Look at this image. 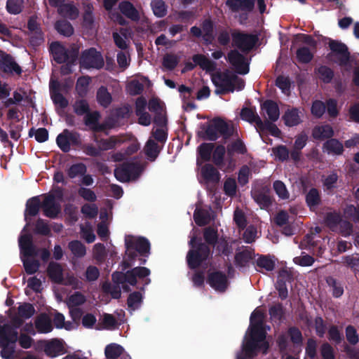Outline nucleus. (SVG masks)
<instances>
[{"instance_id":"nucleus-4","label":"nucleus","mask_w":359,"mask_h":359,"mask_svg":"<svg viewBox=\"0 0 359 359\" xmlns=\"http://www.w3.org/2000/svg\"><path fill=\"white\" fill-rule=\"evenodd\" d=\"M201 128L204 130L202 137L209 141H216L219 138V134L224 140H228L234 133L233 126L219 117L214 118L206 127L203 124Z\"/></svg>"},{"instance_id":"nucleus-60","label":"nucleus","mask_w":359,"mask_h":359,"mask_svg":"<svg viewBox=\"0 0 359 359\" xmlns=\"http://www.w3.org/2000/svg\"><path fill=\"white\" fill-rule=\"evenodd\" d=\"M275 156L281 162L286 161L290 158V151L285 145H278L272 149Z\"/></svg>"},{"instance_id":"nucleus-24","label":"nucleus","mask_w":359,"mask_h":359,"mask_svg":"<svg viewBox=\"0 0 359 359\" xmlns=\"http://www.w3.org/2000/svg\"><path fill=\"white\" fill-rule=\"evenodd\" d=\"M47 274L54 283L61 284L64 280L63 269L58 262L53 261L49 262L47 267Z\"/></svg>"},{"instance_id":"nucleus-15","label":"nucleus","mask_w":359,"mask_h":359,"mask_svg":"<svg viewBox=\"0 0 359 359\" xmlns=\"http://www.w3.org/2000/svg\"><path fill=\"white\" fill-rule=\"evenodd\" d=\"M41 203L43 215L50 219H55L61 212V205L56 201L55 196L51 193L43 195Z\"/></svg>"},{"instance_id":"nucleus-42","label":"nucleus","mask_w":359,"mask_h":359,"mask_svg":"<svg viewBox=\"0 0 359 359\" xmlns=\"http://www.w3.org/2000/svg\"><path fill=\"white\" fill-rule=\"evenodd\" d=\"M341 215L337 212H327L324 222L325 225L332 231H335L341 220Z\"/></svg>"},{"instance_id":"nucleus-23","label":"nucleus","mask_w":359,"mask_h":359,"mask_svg":"<svg viewBox=\"0 0 359 359\" xmlns=\"http://www.w3.org/2000/svg\"><path fill=\"white\" fill-rule=\"evenodd\" d=\"M226 6L232 12H252L255 7V0H226Z\"/></svg>"},{"instance_id":"nucleus-17","label":"nucleus","mask_w":359,"mask_h":359,"mask_svg":"<svg viewBox=\"0 0 359 359\" xmlns=\"http://www.w3.org/2000/svg\"><path fill=\"white\" fill-rule=\"evenodd\" d=\"M271 190L267 186L256 187L251 191V196L261 209L269 208L273 203L270 196Z\"/></svg>"},{"instance_id":"nucleus-51","label":"nucleus","mask_w":359,"mask_h":359,"mask_svg":"<svg viewBox=\"0 0 359 359\" xmlns=\"http://www.w3.org/2000/svg\"><path fill=\"white\" fill-rule=\"evenodd\" d=\"M24 4V0H7L6 9L11 15H18L22 11Z\"/></svg>"},{"instance_id":"nucleus-58","label":"nucleus","mask_w":359,"mask_h":359,"mask_svg":"<svg viewBox=\"0 0 359 359\" xmlns=\"http://www.w3.org/2000/svg\"><path fill=\"white\" fill-rule=\"evenodd\" d=\"M227 151L229 154H231V152H236L239 154H245L248 151L244 142L241 139H237L231 144H229Z\"/></svg>"},{"instance_id":"nucleus-20","label":"nucleus","mask_w":359,"mask_h":359,"mask_svg":"<svg viewBox=\"0 0 359 359\" xmlns=\"http://www.w3.org/2000/svg\"><path fill=\"white\" fill-rule=\"evenodd\" d=\"M0 70L6 74L15 73L17 75H20L22 72L14 58L6 53H4L0 59Z\"/></svg>"},{"instance_id":"nucleus-6","label":"nucleus","mask_w":359,"mask_h":359,"mask_svg":"<svg viewBox=\"0 0 359 359\" xmlns=\"http://www.w3.org/2000/svg\"><path fill=\"white\" fill-rule=\"evenodd\" d=\"M323 42L328 44L330 52L326 58L337 63L340 67H346L349 64L351 53L347 46L337 40L324 37Z\"/></svg>"},{"instance_id":"nucleus-13","label":"nucleus","mask_w":359,"mask_h":359,"mask_svg":"<svg viewBox=\"0 0 359 359\" xmlns=\"http://www.w3.org/2000/svg\"><path fill=\"white\" fill-rule=\"evenodd\" d=\"M227 61L233 66L236 73L245 75L250 71L249 62L238 50H231L227 54Z\"/></svg>"},{"instance_id":"nucleus-1","label":"nucleus","mask_w":359,"mask_h":359,"mask_svg":"<svg viewBox=\"0 0 359 359\" xmlns=\"http://www.w3.org/2000/svg\"><path fill=\"white\" fill-rule=\"evenodd\" d=\"M203 239L196 236L191 237L189 241L190 250L187 255V262L190 269H196L206 262L212 253L210 247H215L218 241L217 230L212 226H208L203 230Z\"/></svg>"},{"instance_id":"nucleus-3","label":"nucleus","mask_w":359,"mask_h":359,"mask_svg":"<svg viewBox=\"0 0 359 359\" xmlns=\"http://www.w3.org/2000/svg\"><path fill=\"white\" fill-rule=\"evenodd\" d=\"M56 143L60 150L67 153L71 149V146L81 148L84 154L92 157L100 156L101 149L92 144H82L81 135L79 133L65 129L56 137Z\"/></svg>"},{"instance_id":"nucleus-43","label":"nucleus","mask_w":359,"mask_h":359,"mask_svg":"<svg viewBox=\"0 0 359 359\" xmlns=\"http://www.w3.org/2000/svg\"><path fill=\"white\" fill-rule=\"evenodd\" d=\"M260 131H269L270 134L276 137L280 135V130L273 122L269 120L262 121L259 119V126L257 128Z\"/></svg>"},{"instance_id":"nucleus-38","label":"nucleus","mask_w":359,"mask_h":359,"mask_svg":"<svg viewBox=\"0 0 359 359\" xmlns=\"http://www.w3.org/2000/svg\"><path fill=\"white\" fill-rule=\"evenodd\" d=\"M57 13L60 15L70 20H75L79 15L78 8L71 3L62 5V6L57 9Z\"/></svg>"},{"instance_id":"nucleus-10","label":"nucleus","mask_w":359,"mask_h":359,"mask_svg":"<svg viewBox=\"0 0 359 359\" xmlns=\"http://www.w3.org/2000/svg\"><path fill=\"white\" fill-rule=\"evenodd\" d=\"M142 172V167L137 162L126 161L114 170V175L121 182H127L131 178L135 179Z\"/></svg>"},{"instance_id":"nucleus-46","label":"nucleus","mask_w":359,"mask_h":359,"mask_svg":"<svg viewBox=\"0 0 359 359\" xmlns=\"http://www.w3.org/2000/svg\"><path fill=\"white\" fill-rule=\"evenodd\" d=\"M97 101L103 107H107L109 106L112 101L111 94L108 92V90L104 86H101L97 91Z\"/></svg>"},{"instance_id":"nucleus-36","label":"nucleus","mask_w":359,"mask_h":359,"mask_svg":"<svg viewBox=\"0 0 359 359\" xmlns=\"http://www.w3.org/2000/svg\"><path fill=\"white\" fill-rule=\"evenodd\" d=\"M326 283L333 297L340 298L344 294V290L341 282L332 276H328L326 278Z\"/></svg>"},{"instance_id":"nucleus-47","label":"nucleus","mask_w":359,"mask_h":359,"mask_svg":"<svg viewBox=\"0 0 359 359\" xmlns=\"http://www.w3.org/2000/svg\"><path fill=\"white\" fill-rule=\"evenodd\" d=\"M68 248L74 256L77 258H81L86 255V246L80 241L74 240L70 241L68 243Z\"/></svg>"},{"instance_id":"nucleus-57","label":"nucleus","mask_w":359,"mask_h":359,"mask_svg":"<svg viewBox=\"0 0 359 359\" xmlns=\"http://www.w3.org/2000/svg\"><path fill=\"white\" fill-rule=\"evenodd\" d=\"M225 153V147L222 144L217 145L212 151V161L217 166H221L223 164Z\"/></svg>"},{"instance_id":"nucleus-9","label":"nucleus","mask_w":359,"mask_h":359,"mask_svg":"<svg viewBox=\"0 0 359 359\" xmlns=\"http://www.w3.org/2000/svg\"><path fill=\"white\" fill-rule=\"evenodd\" d=\"M232 45L243 53L250 52L257 44L259 38L255 34H248L238 30L231 33Z\"/></svg>"},{"instance_id":"nucleus-14","label":"nucleus","mask_w":359,"mask_h":359,"mask_svg":"<svg viewBox=\"0 0 359 359\" xmlns=\"http://www.w3.org/2000/svg\"><path fill=\"white\" fill-rule=\"evenodd\" d=\"M194 63L187 62L185 63L184 68L182 72L187 71L193 70L196 65H198L202 69L205 70L208 72H214L216 69V63L208 59L205 55L203 54H195L192 57Z\"/></svg>"},{"instance_id":"nucleus-31","label":"nucleus","mask_w":359,"mask_h":359,"mask_svg":"<svg viewBox=\"0 0 359 359\" xmlns=\"http://www.w3.org/2000/svg\"><path fill=\"white\" fill-rule=\"evenodd\" d=\"M44 352L47 355L54 358L64 353V346L60 340L55 339L46 344Z\"/></svg>"},{"instance_id":"nucleus-8","label":"nucleus","mask_w":359,"mask_h":359,"mask_svg":"<svg viewBox=\"0 0 359 359\" xmlns=\"http://www.w3.org/2000/svg\"><path fill=\"white\" fill-rule=\"evenodd\" d=\"M49 51L54 60L58 64L65 63L68 60L72 63H76L79 53V48L76 46L66 48L60 42L53 41L50 45Z\"/></svg>"},{"instance_id":"nucleus-49","label":"nucleus","mask_w":359,"mask_h":359,"mask_svg":"<svg viewBox=\"0 0 359 359\" xmlns=\"http://www.w3.org/2000/svg\"><path fill=\"white\" fill-rule=\"evenodd\" d=\"M214 148L215 144L213 143L203 142L198 147V153L201 158L205 162L209 161Z\"/></svg>"},{"instance_id":"nucleus-32","label":"nucleus","mask_w":359,"mask_h":359,"mask_svg":"<svg viewBox=\"0 0 359 359\" xmlns=\"http://www.w3.org/2000/svg\"><path fill=\"white\" fill-rule=\"evenodd\" d=\"M118 9L123 15L133 21H137L140 18L137 10L130 1H123L120 2Z\"/></svg>"},{"instance_id":"nucleus-53","label":"nucleus","mask_w":359,"mask_h":359,"mask_svg":"<svg viewBox=\"0 0 359 359\" xmlns=\"http://www.w3.org/2000/svg\"><path fill=\"white\" fill-rule=\"evenodd\" d=\"M143 297L140 292H133L130 293L127 299V305L131 310L137 309L142 302Z\"/></svg>"},{"instance_id":"nucleus-16","label":"nucleus","mask_w":359,"mask_h":359,"mask_svg":"<svg viewBox=\"0 0 359 359\" xmlns=\"http://www.w3.org/2000/svg\"><path fill=\"white\" fill-rule=\"evenodd\" d=\"M207 283L212 289L219 292H224L229 286L228 278L221 271L209 272Z\"/></svg>"},{"instance_id":"nucleus-54","label":"nucleus","mask_w":359,"mask_h":359,"mask_svg":"<svg viewBox=\"0 0 359 359\" xmlns=\"http://www.w3.org/2000/svg\"><path fill=\"white\" fill-rule=\"evenodd\" d=\"M90 83L89 76H81L78 79L76 90L80 97H84L88 93V88Z\"/></svg>"},{"instance_id":"nucleus-50","label":"nucleus","mask_w":359,"mask_h":359,"mask_svg":"<svg viewBox=\"0 0 359 359\" xmlns=\"http://www.w3.org/2000/svg\"><path fill=\"white\" fill-rule=\"evenodd\" d=\"M72 107L74 113L79 116H84L90 110L88 102L83 97L76 100Z\"/></svg>"},{"instance_id":"nucleus-37","label":"nucleus","mask_w":359,"mask_h":359,"mask_svg":"<svg viewBox=\"0 0 359 359\" xmlns=\"http://www.w3.org/2000/svg\"><path fill=\"white\" fill-rule=\"evenodd\" d=\"M241 118L242 120L248 121L250 123H255L256 124L257 128L259 126V119L261 118L257 114L255 108L252 107H243L241 114Z\"/></svg>"},{"instance_id":"nucleus-27","label":"nucleus","mask_w":359,"mask_h":359,"mask_svg":"<svg viewBox=\"0 0 359 359\" xmlns=\"http://www.w3.org/2000/svg\"><path fill=\"white\" fill-rule=\"evenodd\" d=\"M306 205L311 211H315L322 203L321 194L316 188H311L305 195Z\"/></svg>"},{"instance_id":"nucleus-64","label":"nucleus","mask_w":359,"mask_h":359,"mask_svg":"<svg viewBox=\"0 0 359 359\" xmlns=\"http://www.w3.org/2000/svg\"><path fill=\"white\" fill-rule=\"evenodd\" d=\"M251 175L250 168L247 165H243L241 167L238 174V182L243 187L246 185L249 182V178Z\"/></svg>"},{"instance_id":"nucleus-56","label":"nucleus","mask_w":359,"mask_h":359,"mask_svg":"<svg viewBox=\"0 0 359 359\" xmlns=\"http://www.w3.org/2000/svg\"><path fill=\"white\" fill-rule=\"evenodd\" d=\"M33 135H34L35 140L40 143L47 141L49 136L48 131L45 128H39L36 130L32 128L29 131V137H32Z\"/></svg>"},{"instance_id":"nucleus-2","label":"nucleus","mask_w":359,"mask_h":359,"mask_svg":"<svg viewBox=\"0 0 359 359\" xmlns=\"http://www.w3.org/2000/svg\"><path fill=\"white\" fill-rule=\"evenodd\" d=\"M22 318L15 316L10 323L0 325V355L3 359H15L18 330L24 323Z\"/></svg>"},{"instance_id":"nucleus-30","label":"nucleus","mask_w":359,"mask_h":359,"mask_svg":"<svg viewBox=\"0 0 359 359\" xmlns=\"http://www.w3.org/2000/svg\"><path fill=\"white\" fill-rule=\"evenodd\" d=\"M162 147H160L154 140L149 138L145 144L144 150L147 158L151 161H154L158 156Z\"/></svg>"},{"instance_id":"nucleus-63","label":"nucleus","mask_w":359,"mask_h":359,"mask_svg":"<svg viewBox=\"0 0 359 359\" xmlns=\"http://www.w3.org/2000/svg\"><path fill=\"white\" fill-rule=\"evenodd\" d=\"M86 172V166L82 163H75L70 166L67 175L70 178H75L78 175H83Z\"/></svg>"},{"instance_id":"nucleus-29","label":"nucleus","mask_w":359,"mask_h":359,"mask_svg":"<svg viewBox=\"0 0 359 359\" xmlns=\"http://www.w3.org/2000/svg\"><path fill=\"white\" fill-rule=\"evenodd\" d=\"M300 111L297 108L293 107L285 111L282 116L285 124L289 127L298 126L302 122Z\"/></svg>"},{"instance_id":"nucleus-62","label":"nucleus","mask_w":359,"mask_h":359,"mask_svg":"<svg viewBox=\"0 0 359 359\" xmlns=\"http://www.w3.org/2000/svg\"><path fill=\"white\" fill-rule=\"evenodd\" d=\"M326 111L325 104L321 100H314L312 102L311 112L316 118H321Z\"/></svg>"},{"instance_id":"nucleus-55","label":"nucleus","mask_w":359,"mask_h":359,"mask_svg":"<svg viewBox=\"0 0 359 359\" xmlns=\"http://www.w3.org/2000/svg\"><path fill=\"white\" fill-rule=\"evenodd\" d=\"M194 219L199 226L207 225L210 222L209 213L203 210L196 209L194 212Z\"/></svg>"},{"instance_id":"nucleus-28","label":"nucleus","mask_w":359,"mask_h":359,"mask_svg":"<svg viewBox=\"0 0 359 359\" xmlns=\"http://www.w3.org/2000/svg\"><path fill=\"white\" fill-rule=\"evenodd\" d=\"M334 134L332 127L328 124L316 126L312 130V137L316 140H330Z\"/></svg>"},{"instance_id":"nucleus-25","label":"nucleus","mask_w":359,"mask_h":359,"mask_svg":"<svg viewBox=\"0 0 359 359\" xmlns=\"http://www.w3.org/2000/svg\"><path fill=\"white\" fill-rule=\"evenodd\" d=\"M34 324L36 330L39 333L47 334L53 329L51 318L46 313H41L37 316Z\"/></svg>"},{"instance_id":"nucleus-33","label":"nucleus","mask_w":359,"mask_h":359,"mask_svg":"<svg viewBox=\"0 0 359 359\" xmlns=\"http://www.w3.org/2000/svg\"><path fill=\"white\" fill-rule=\"evenodd\" d=\"M323 150L328 154L341 155L344 151L343 144L337 139L331 138L324 142Z\"/></svg>"},{"instance_id":"nucleus-5","label":"nucleus","mask_w":359,"mask_h":359,"mask_svg":"<svg viewBox=\"0 0 359 359\" xmlns=\"http://www.w3.org/2000/svg\"><path fill=\"white\" fill-rule=\"evenodd\" d=\"M151 273L150 269L144 266H136L126 272L115 271L111 275V279L115 285L128 283L130 285L135 286L137 283V278L145 280L144 285H148L151 279L147 278Z\"/></svg>"},{"instance_id":"nucleus-26","label":"nucleus","mask_w":359,"mask_h":359,"mask_svg":"<svg viewBox=\"0 0 359 359\" xmlns=\"http://www.w3.org/2000/svg\"><path fill=\"white\" fill-rule=\"evenodd\" d=\"M203 40L207 45L212 44L215 39V25L210 18L205 19L201 23Z\"/></svg>"},{"instance_id":"nucleus-22","label":"nucleus","mask_w":359,"mask_h":359,"mask_svg":"<svg viewBox=\"0 0 359 359\" xmlns=\"http://www.w3.org/2000/svg\"><path fill=\"white\" fill-rule=\"evenodd\" d=\"M201 176L206 184H217L221 178L219 172L210 163L201 166Z\"/></svg>"},{"instance_id":"nucleus-7","label":"nucleus","mask_w":359,"mask_h":359,"mask_svg":"<svg viewBox=\"0 0 359 359\" xmlns=\"http://www.w3.org/2000/svg\"><path fill=\"white\" fill-rule=\"evenodd\" d=\"M125 245L126 255L130 259H137L138 256L148 257L150 255L151 245L144 237L128 236L125 239Z\"/></svg>"},{"instance_id":"nucleus-19","label":"nucleus","mask_w":359,"mask_h":359,"mask_svg":"<svg viewBox=\"0 0 359 359\" xmlns=\"http://www.w3.org/2000/svg\"><path fill=\"white\" fill-rule=\"evenodd\" d=\"M242 250L236 252L234 264L238 268L246 267L255 257V250L249 246H242Z\"/></svg>"},{"instance_id":"nucleus-21","label":"nucleus","mask_w":359,"mask_h":359,"mask_svg":"<svg viewBox=\"0 0 359 359\" xmlns=\"http://www.w3.org/2000/svg\"><path fill=\"white\" fill-rule=\"evenodd\" d=\"M261 114L267 116L269 121L276 122L280 116V109L278 104L272 100H266L260 105Z\"/></svg>"},{"instance_id":"nucleus-12","label":"nucleus","mask_w":359,"mask_h":359,"mask_svg":"<svg viewBox=\"0 0 359 359\" xmlns=\"http://www.w3.org/2000/svg\"><path fill=\"white\" fill-rule=\"evenodd\" d=\"M79 63L81 67L86 69H100L104 65L101 53L95 48H90L83 50L81 53Z\"/></svg>"},{"instance_id":"nucleus-59","label":"nucleus","mask_w":359,"mask_h":359,"mask_svg":"<svg viewBox=\"0 0 359 359\" xmlns=\"http://www.w3.org/2000/svg\"><path fill=\"white\" fill-rule=\"evenodd\" d=\"M341 262L353 271H359V255H347L342 257Z\"/></svg>"},{"instance_id":"nucleus-11","label":"nucleus","mask_w":359,"mask_h":359,"mask_svg":"<svg viewBox=\"0 0 359 359\" xmlns=\"http://www.w3.org/2000/svg\"><path fill=\"white\" fill-rule=\"evenodd\" d=\"M235 79H237V76L227 70L215 74L212 78V81L217 88L216 93L224 95L227 93H233L235 90L233 84Z\"/></svg>"},{"instance_id":"nucleus-18","label":"nucleus","mask_w":359,"mask_h":359,"mask_svg":"<svg viewBox=\"0 0 359 359\" xmlns=\"http://www.w3.org/2000/svg\"><path fill=\"white\" fill-rule=\"evenodd\" d=\"M266 333L262 327V321L258 320L256 323L251 324L250 339L260 343L262 352L266 354L269 348V343L266 341Z\"/></svg>"},{"instance_id":"nucleus-52","label":"nucleus","mask_w":359,"mask_h":359,"mask_svg":"<svg viewBox=\"0 0 359 359\" xmlns=\"http://www.w3.org/2000/svg\"><path fill=\"white\" fill-rule=\"evenodd\" d=\"M257 266L265 269L266 271H272L275 268V261L269 255H259L256 261Z\"/></svg>"},{"instance_id":"nucleus-41","label":"nucleus","mask_w":359,"mask_h":359,"mask_svg":"<svg viewBox=\"0 0 359 359\" xmlns=\"http://www.w3.org/2000/svg\"><path fill=\"white\" fill-rule=\"evenodd\" d=\"M117 324L116 318L109 313H104L101 323H99L95 326V330H111L114 329Z\"/></svg>"},{"instance_id":"nucleus-34","label":"nucleus","mask_w":359,"mask_h":359,"mask_svg":"<svg viewBox=\"0 0 359 359\" xmlns=\"http://www.w3.org/2000/svg\"><path fill=\"white\" fill-rule=\"evenodd\" d=\"M242 351L247 357L253 358L257 356L259 351H262L260 343L249 338L243 344Z\"/></svg>"},{"instance_id":"nucleus-44","label":"nucleus","mask_w":359,"mask_h":359,"mask_svg":"<svg viewBox=\"0 0 359 359\" xmlns=\"http://www.w3.org/2000/svg\"><path fill=\"white\" fill-rule=\"evenodd\" d=\"M296 58L301 64H308L313 59V53L311 51L309 48L302 46L297 50Z\"/></svg>"},{"instance_id":"nucleus-35","label":"nucleus","mask_w":359,"mask_h":359,"mask_svg":"<svg viewBox=\"0 0 359 359\" xmlns=\"http://www.w3.org/2000/svg\"><path fill=\"white\" fill-rule=\"evenodd\" d=\"M41 203L39 196L28 199L26 203L25 218L27 215L31 217L36 216L39 212L40 208H42Z\"/></svg>"},{"instance_id":"nucleus-45","label":"nucleus","mask_w":359,"mask_h":359,"mask_svg":"<svg viewBox=\"0 0 359 359\" xmlns=\"http://www.w3.org/2000/svg\"><path fill=\"white\" fill-rule=\"evenodd\" d=\"M124 348L119 344L112 343L107 345L104 349V354L107 359H117L122 355Z\"/></svg>"},{"instance_id":"nucleus-48","label":"nucleus","mask_w":359,"mask_h":359,"mask_svg":"<svg viewBox=\"0 0 359 359\" xmlns=\"http://www.w3.org/2000/svg\"><path fill=\"white\" fill-rule=\"evenodd\" d=\"M151 7L155 16L163 18L167 15L168 6L163 0H152Z\"/></svg>"},{"instance_id":"nucleus-61","label":"nucleus","mask_w":359,"mask_h":359,"mask_svg":"<svg viewBox=\"0 0 359 359\" xmlns=\"http://www.w3.org/2000/svg\"><path fill=\"white\" fill-rule=\"evenodd\" d=\"M18 314L25 319L30 318L35 313V309L30 303H23L18 308Z\"/></svg>"},{"instance_id":"nucleus-40","label":"nucleus","mask_w":359,"mask_h":359,"mask_svg":"<svg viewBox=\"0 0 359 359\" xmlns=\"http://www.w3.org/2000/svg\"><path fill=\"white\" fill-rule=\"evenodd\" d=\"M318 79L325 83H330L334 77V71L326 65H320L315 69Z\"/></svg>"},{"instance_id":"nucleus-39","label":"nucleus","mask_w":359,"mask_h":359,"mask_svg":"<svg viewBox=\"0 0 359 359\" xmlns=\"http://www.w3.org/2000/svg\"><path fill=\"white\" fill-rule=\"evenodd\" d=\"M54 27L60 34L66 37H69L74 34V28L72 24L65 19L57 20Z\"/></svg>"}]
</instances>
